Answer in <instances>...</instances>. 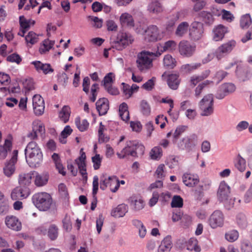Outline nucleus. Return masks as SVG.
<instances>
[{
	"label": "nucleus",
	"mask_w": 252,
	"mask_h": 252,
	"mask_svg": "<svg viewBox=\"0 0 252 252\" xmlns=\"http://www.w3.org/2000/svg\"><path fill=\"white\" fill-rule=\"evenodd\" d=\"M26 161L32 168L39 166L43 161V155L40 149L34 141L29 142L25 150Z\"/></svg>",
	"instance_id": "obj_1"
},
{
	"label": "nucleus",
	"mask_w": 252,
	"mask_h": 252,
	"mask_svg": "<svg viewBox=\"0 0 252 252\" xmlns=\"http://www.w3.org/2000/svg\"><path fill=\"white\" fill-rule=\"evenodd\" d=\"M32 200L35 206L41 211L49 210L53 203L52 196L46 192L35 193L32 197Z\"/></svg>",
	"instance_id": "obj_2"
},
{
	"label": "nucleus",
	"mask_w": 252,
	"mask_h": 252,
	"mask_svg": "<svg viewBox=\"0 0 252 252\" xmlns=\"http://www.w3.org/2000/svg\"><path fill=\"white\" fill-rule=\"evenodd\" d=\"M161 55L159 52L154 53L149 51H143L138 55L136 63L139 70L142 71L148 69L152 66L153 58Z\"/></svg>",
	"instance_id": "obj_3"
},
{
	"label": "nucleus",
	"mask_w": 252,
	"mask_h": 252,
	"mask_svg": "<svg viewBox=\"0 0 252 252\" xmlns=\"http://www.w3.org/2000/svg\"><path fill=\"white\" fill-rule=\"evenodd\" d=\"M132 36L129 33L119 32L116 40L113 46L117 50H122L133 41Z\"/></svg>",
	"instance_id": "obj_4"
},
{
	"label": "nucleus",
	"mask_w": 252,
	"mask_h": 252,
	"mask_svg": "<svg viewBox=\"0 0 252 252\" xmlns=\"http://www.w3.org/2000/svg\"><path fill=\"white\" fill-rule=\"evenodd\" d=\"M214 99L212 94L204 96L199 102V108L201 110V115L208 116L214 111Z\"/></svg>",
	"instance_id": "obj_5"
},
{
	"label": "nucleus",
	"mask_w": 252,
	"mask_h": 252,
	"mask_svg": "<svg viewBox=\"0 0 252 252\" xmlns=\"http://www.w3.org/2000/svg\"><path fill=\"white\" fill-rule=\"evenodd\" d=\"M163 37L158 27L156 25H150L145 31L144 40L146 42H156L160 40Z\"/></svg>",
	"instance_id": "obj_6"
},
{
	"label": "nucleus",
	"mask_w": 252,
	"mask_h": 252,
	"mask_svg": "<svg viewBox=\"0 0 252 252\" xmlns=\"http://www.w3.org/2000/svg\"><path fill=\"white\" fill-rule=\"evenodd\" d=\"M109 187L110 190L115 192L120 187V182L118 178L116 176L109 177L101 179L100 182V188L102 190H105Z\"/></svg>",
	"instance_id": "obj_7"
},
{
	"label": "nucleus",
	"mask_w": 252,
	"mask_h": 252,
	"mask_svg": "<svg viewBox=\"0 0 252 252\" xmlns=\"http://www.w3.org/2000/svg\"><path fill=\"white\" fill-rule=\"evenodd\" d=\"M135 146V141H126L125 147L120 152H117L116 155L120 159H123L129 156L136 157L137 152L134 151Z\"/></svg>",
	"instance_id": "obj_8"
},
{
	"label": "nucleus",
	"mask_w": 252,
	"mask_h": 252,
	"mask_svg": "<svg viewBox=\"0 0 252 252\" xmlns=\"http://www.w3.org/2000/svg\"><path fill=\"white\" fill-rule=\"evenodd\" d=\"M32 131L28 134V137L31 140H35L38 136L42 137L45 133V126L43 123L39 120H35L32 122Z\"/></svg>",
	"instance_id": "obj_9"
},
{
	"label": "nucleus",
	"mask_w": 252,
	"mask_h": 252,
	"mask_svg": "<svg viewBox=\"0 0 252 252\" xmlns=\"http://www.w3.org/2000/svg\"><path fill=\"white\" fill-rule=\"evenodd\" d=\"M178 48L180 54L185 57L192 56L196 50V46L194 44H191L187 40L180 41Z\"/></svg>",
	"instance_id": "obj_10"
},
{
	"label": "nucleus",
	"mask_w": 252,
	"mask_h": 252,
	"mask_svg": "<svg viewBox=\"0 0 252 252\" xmlns=\"http://www.w3.org/2000/svg\"><path fill=\"white\" fill-rule=\"evenodd\" d=\"M203 32V26L202 23L197 21L192 23L189 33L191 40L194 41L199 40L202 37Z\"/></svg>",
	"instance_id": "obj_11"
},
{
	"label": "nucleus",
	"mask_w": 252,
	"mask_h": 252,
	"mask_svg": "<svg viewBox=\"0 0 252 252\" xmlns=\"http://www.w3.org/2000/svg\"><path fill=\"white\" fill-rule=\"evenodd\" d=\"M236 45L234 40H230L222 44L216 50L215 55L218 60H220L230 53Z\"/></svg>",
	"instance_id": "obj_12"
},
{
	"label": "nucleus",
	"mask_w": 252,
	"mask_h": 252,
	"mask_svg": "<svg viewBox=\"0 0 252 252\" xmlns=\"http://www.w3.org/2000/svg\"><path fill=\"white\" fill-rule=\"evenodd\" d=\"M236 90L235 85L231 83H225L221 85L217 92L216 98L221 99L233 93Z\"/></svg>",
	"instance_id": "obj_13"
},
{
	"label": "nucleus",
	"mask_w": 252,
	"mask_h": 252,
	"mask_svg": "<svg viewBox=\"0 0 252 252\" xmlns=\"http://www.w3.org/2000/svg\"><path fill=\"white\" fill-rule=\"evenodd\" d=\"M4 223L8 228L15 231H19L22 228L21 221L17 217L13 215L6 216Z\"/></svg>",
	"instance_id": "obj_14"
},
{
	"label": "nucleus",
	"mask_w": 252,
	"mask_h": 252,
	"mask_svg": "<svg viewBox=\"0 0 252 252\" xmlns=\"http://www.w3.org/2000/svg\"><path fill=\"white\" fill-rule=\"evenodd\" d=\"M18 151L14 150L13 152V156L10 160L5 164L3 171L4 174L7 177H10L15 172V164L17 161Z\"/></svg>",
	"instance_id": "obj_15"
},
{
	"label": "nucleus",
	"mask_w": 252,
	"mask_h": 252,
	"mask_svg": "<svg viewBox=\"0 0 252 252\" xmlns=\"http://www.w3.org/2000/svg\"><path fill=\"white\" fill-rule=\"evenodd\" d=\"M224 217L222 213L220 210L215 211L209 219V224L213 228L221 227L224 223Z\"/></svg>",
	"instance_id": "obj_16"
},
{
	"label": "nucleus",
	"mask_w": 252,
	"mask_h": 252,
	"mask_svg": "<svg viewBox=\"0 0 252 252\" xmlns=\"http://www.w3.org/2000/svg\"><path fill=\"white\" fill-rule=\"evenodd\" d=\"M197 142V136L195 134H192L183 138L178 143V146L182 149H190L196 145Z\"/></svg>",
	"instance_id": "obj_17"
},
{
	"label": "nucleus",
	"mask_w": 252,
	"mask_h": 252,
	"mask_svg": "<svg viewBox=\"0 0 252 252\" xmlns=\"http://www.w3.org/2000/svg\"><path fill=\"white\" fill-rule=\"evenodd\" d=\"M230 193V187L225 182H221L220 184L217 193L219 200L226 204L229 200Z\"/></svg>",
	"instance_id": "obj_18"
},
{
	"label": "nucleus",
	"mask_w": 252,
	"mask_h": 252,
	"mask_svg": "<svg viewBox=\"0 0 252 252\" xmlns=\"http://www.w3.org/2000/svg\"><path fill=\"white\" fill-rule=\"evenodd\" d=\"M82 149L80 151V156L75 160V163L77 165L79 172L82 176L84 180H87V173L86 170V156L85 153L82 152Z\"/></svg>",
	"instance_id": "obj_19"
},
{
	"label": "nucleus",
	"mask_w": 252,
	"mask_h": 252,
	"mask_svg": "<svg viewBox=\"0 0 252 252\" xmlns=\"http://www.w3.org/2000/svg\"><path fill=\"white\" fill-rule=\"evenodd\" d=\"M29 195V189L27 187L21 186L15 188L12 191L11 197L13 200H22L27 198Z\"/></svg>",
	"instance_id": "obj_20"
},
{
	"label": "nucleus",
	"mask_w": 252,
	"mask_h": 252,
	"mask_svg": "<svg viewBox=\"0 0 252 252\" xmlns=\"http://www.w3.org/2000/svg\"><path fill=\"white\" fill-rule=\"evenodd\" d=\"M33 64L36 70L39 72H42L44 74L52 73L54 72V69L49 63H43L40 61H35L31 63Z\"/></svg>",
	"instance_id": "obj_21"
},
{
	"label": "nucleus",
	"mask_w": 252,
	"mask_h": 252,
	"mask_svg": "<svg viewBox=\"0 0 252 252\" xmlns=\"http://www.w3.org/2000/svg\"><path fill=\"white\" fill-rule=\"evenodd\" d=\"M130 207L135 211H139L144 207V202L140 196L133 195L128 199Z\"/></svg>",
	"instance_id": "obj_22"
},
{
	"label": "nucleus",
	"mask_w": 252,
	"mask_h": 252,
	"mask_svg": "<svg viewBox=\"0 0 252 252\" xmlns=\"http://www.w3.org/2000/svg\"><path fill=\"white\" fill-rule=\"evenodd\" d=\"M96 108L99 115H105L109 109V101L106 98L99 99L96 102Z\"/></svg>",
	"instance_id": "obj_23"
},
{
	"label": "nucleus",
	"mask_w": 252,
	"mask_h": 252,
	"mask_svg": "<svg viewBox=\"0 0 252 252\" xmlns=\"http://www.w3.org/2000/svg\"><path fill=\"white\" fill-rule=\"evenodd\" d=\"M227 32V28L226 27L222 25H218L213 31V39L216 41L221 40Z\"/></svg>",
	"instance_id": "obj_24"
},
{
	"label": "nucleus",
	"mask_w": 252,
	"mask_h": 252,
	"mask_svg": "<svg viewBox=\"0 0 252 252\" xmlns=\"http://www.w3.org/2000/svg\"><path fill=\"white\" fill-rule=\"evenodd\" d=\"M34 184L37 187H42L46 185L48 181L49 176L46 172L41 174L35 173Z\"/></svg>",
	"instance_id": "obj_25"
},
{
	"label": "nucleus",
	"mask_w": 252,
	"mask_h": 252,
	"mask_svg": "<svg viewBox=\"0 0 252 252\" xmlns=\"http://www.w3.org/2000/svg\"><path fill=\"white\" fill-rule=\"evenodd\" d=\"M172 247V238L170 236H167L161 241L158 247V252H169Z\"/></svg>",
	"instance_id": "obj_26"
},
{
	"label": "nucleus",
	"mask_w": 252,
	"mask_h": 252,
	"mask_svg": "<svg viewBox=\"0 0 252 252\" xmlns=\"http://www.w3.org/2000/svg\"><path fill=\"white\" fill-rule=\"evenodd\" d=\"M34 176L33 172L28 173H21L19 176V183L21 187H27L32 182V177Z\"/></svg>",
	"instance_id": "obj_27"
},
{
	"label": "nucleus",
	"mask_w": 252,
	"mask_h": 252,
	"mask_svg": "<svg viewBox=\"0 0 252 252\" xmlns=\"http://www.w3.org/2000/svg\"><path fill=\"white\" fill-rule=\"evenodd\" d=\"M120 20L121 24L123 27H126L129 28H132L134 26V22L132 16L129 13H123L120 17Z\"/></svg>",
	"instance_id": "obj_28"
},
{
	"label": "nucleus",
	"mask_w": 252,
	"mask_h": 252,
	"mask_svg": "<svg viewBox=\"0 0 252 252\" xmlns=\"http://www.w3.org/2000/svg\"><path fill=\"white\" fill-rule=\"evenodd\" d=\"M127 211L128 206L126 205L125 204H120L112 210L111 215L115 218L123 217Z\"/></svg>",
	"instance_id": "obj_29"
},
{
	"label": "nucleus",
	"mask_w": 252,
	"mask_h": 252,
	"mask_svg": "<svg viewBox=\"0 0 252 252\" xmlns=\"http://www.w3.org/2000/svg\"><path fill=\"white\" fill-rule=\"evenodd\" d=\"M183 182L189 187H193L199 182V179L190 174L185 173L183 176Z\"/></svg>",
	"instance_id": "obj_30"
},
{
	"label": "nucleus",
	"mask_w": 252,
	"mask_h": 252,
	"mask_svg": "<svg viewBox=\"0 0 252 252\" xmlns=\"http://www.w3.org/2000/svg\"><path fill=\"white\" fill-rule=\"evenodd\" d=\"M179 77V75L177 74L169 75L167 79V84L170 88L172 90L178 89L180 83V80Z\"/></svg>",
	"instance_id": "obj_31"
},
{
	"label": "nucleus",
	"mask_w": 252,
	"mask_h": 252,
	"mask_svg": "<svg viewBox=\"0 0 252 252\" xmlns=\"http://www.w3.org/2000/svg\"><path fill=\"white\" fill-rule=\"evenodd\" d=\"M9 210V205L8 200L4 197L3 194L0 192V215L6 214Z\"/></svg>",
	"instance_id": "obj_32"
},
{
	"label": "nucleus",
	"mask_w": 252,
	"mask_h": 252,
	"mask_svg": "<svg viewBox=\"0 0 252 252\" xmlns=\"http://www.w3.org/2000/svg\"><path fill=\"white\" fill-rule=\"evenodd\" d=\"M189 28V24L188 22H181L176 29L175 35L178 37H182L187 33Z\"/></svg>",
	"instance_id": "obj_33"
},
{
	"label": "nucleus",
	"mask_w": 252,
	"mask_h": 252,
	"mask_svg": "<svg viewBox=\"0 0 252 252\" xmlns=\"http://www.w3.org/2000/svg\"><path fill=\"white\" fill-rule=\"evenodd\" d=\"M12 143L10 140L6 139L3 146L0 145V159H4L7 155V152L11 150Z\"/></svg>",
	"instance_id": "obj_34"
},
{
	"label": "nucleus",
	"mask_w": 252,
	"mask_h": 252,
	"mask_svg": "<svg viewBox=\"0 0 252 252\" xmlns=\"http://www.w3.org/2000/svg\"><path fill=\"white\" fill-rule=\"evenodd\" d=\"M148 9L151 13L158 14L163 11V7L160 2L155 0L150 3Z\"/></svg>",
	"instance_id": "obj_35"
},
{
	"label": "nucleus",
	"mask_w": 252,
	"mask_h": 252,
	"mask_svg": "<svg viewBox=\"0 0 252 252\" xmlns=\"http://www.w3.org/2000/svg\"><path fill=\"white\" fill-rule=\"evenodd\" d=\"M162 150L159 146L153 148L150 152V157L152 159L158 160L162 156Z\"/></svg>",
	"instance_id": "obj_36"
},
{
	"label": "nucleus",
	"mask_w": 252,
	"mask_h": 252,
	"mask_svg": "<svg viewBox=\"0 0 252 252\" xmlns=\"http://www.w3.org/2000/svg\"><path fill=\"white\" fill-rule=\"evenodd\" d=\"M70 114V109L68 106H64L59 113V117L64 123L68 121Z\"/></svg>",
	"instance_id": "obj_37"
},
{
	"label": "nucleus",
	"mask_w": 252,
	"mask_h": 252,
	"mask_svg": "<svg viewBox=\"0 0 252 252\" xmlns=\"http://www.w3.org/2000/svg\"><path fill=\"white\" fill-rule=\"evenodd\" d=\"M236 222L237 225L241 228H245L248 224L247 218L245 214L239 213L236 218Z\"/></svg>",
	"instance_id": "obj_38"
},
{
	"label": "nucleus",
	"mask_w": 252,
	"mask_h": 252,
	"mask_svg": "<svg viewBox=\"0 0 252 252\" xmlns=\"http://www.w3.org/2000/svg\"><path fill=\"white\" fill-rule=\"evenodd\" d=\"M235 167L240 172H243L246 169V160L240 155H238L234 160Z\"/></svg>",
	"instance_id": "obj_39"
},
{
	"label": "nucleus",
	"mask_w": 252,
	"mask_h": 252,
	"mask_svg": "<svg viewBox=\"0 0 252 252\" xmlns=\"http://www.w3.org/2000/svg\"><path fill=\"white\" fill-rule=\"evenodd\" d=\"M75 123L77 127L80 131H86L89 126V123L87 120L84 119L81 121V119L79 117L75 118Z\"/></svg>",
	"instance_id": "obj_40"
},
{
	"label": "nucleus",
	"mask_w": 252,
	"mask_h": 252,
	"mask_svg": "<svg viewBox=\"0 0 252 252\" xmlns=\"http://www.w3.org/2000/svg\"><path fill=\"white\" fill-rule=\"evenodd\" d=\"M59 234V229L57 226L54 224H51L47 232V235L51 240H56Z\"/></svg>",
	"instance_id": "obj_41"
},
{
	"label": "nucleus",
	"mask_w": 252,
	"mask_h": 252,
	"mask_svg": "<svg viewBox=\"0 0 252 252\" xmlns=\"http://www.w3.org/2000/svg\"><path fill=\"white\" fill-rule=\"evenodd\" d=\"M164 66L169 69L173 68L176 65V61L170 55H166L163 59Z\"/></svg>",
	"instance_id": "obj_42"
},
{
	"label": "nucleus",
	"mask_w": 252,
	"mask_h": 252,
	"mask_svg": "<svg viewBox=\"0 0 252 252\" xmlns=\"http://www.w3.org/2000/svg\"><path fill=\"white\" fill-rule=\"evenodd\" d=\"M199 17L203 19V21L207 24L211 25L214 22L212 15L205 11H202L198 14Z\"/></svg>",
	"instance_id": "obj_43"
},
{
	"label": "nucleus",
	"mask_w": 252,
	"mask_h": 252,
	"mask_svg": "<svg viewBox=\"0 0 252 252\" xmlns=\"http://www.w3.org/2000/svg\"><path fill=\"white\" fill-rule=\"evenodd\" d=\"M252 24V19L249 14L243 15L240 19V26L242 29H247Z\"/></svg>",
	"instance_id": "obj_44"
},
{
	"label": "nucleus",
	"mask_w": 252,
	"mask_h": 252,
	"mask_svg": "<svg viewBox=\"0 0 252 252\" xmlns=\"http://www.w3.org/2000/svg\"><path fill=\"white\" fill-rule=\"evenodd\" d=\"M177 47V43L173 40H169L164 43L163 45L161 47L162 49L161 51L162 52L166 51H172L176 49Z\"/></svg>",
	"instance_id": "obj_45"
},
{
	"label": "nucleus",
	"mask_w": 252,
	"mask_h": 252,
	"mask_svg": "<svg viewBox=\"0 0 252 252\" xmlns=\"http://www.w3.org/2000/svg\"><path fill=\"white\" fill-rule=\"evenodd\" d=\"M25 40L28 44L33 45L37 42L38 40V36L34 32H30L25 37Z\"/></svg>",
	"instance_id": "obj_46"
},
{
	"label": "nucleus",
	"mask_w": 252,
	"mask_h": 252,
	"mask_svg": "<svg viewBox=\"0 0 252 252\" xmlns=\"http://www.w3.org/2000/svg\"><path fill=\"white\" fill-rule=\"evenodd\" d=\"M213 82L209 80H206L203 82L199 84L198 86L195 89V96L196 97L198 98L202 92L205 87L207 86L208 85L212 83Z\"/></svg>",
	"instance_id": "obj_47"
},
{
	"label": "nucleus",
	"mask_w": 252,
	"mask_h": 252,
	"mask_svg": "<svg viewBox=\"0 0 252 252\" xmlns=\"http://www.w3.org/2000/svg\"><path fill=\"white\" fill-rule=\"evenodd\" d=\"M206 2L204 0H196L193 6L192 12L193 13H198L206 6Z\"/></svg>",
	"instance_id": "obj_48"
},
{
	"label": "nucleus",
	"mask_w": 252,
	"mask_h": 252,
	"mask_svg": "<svg viewBox=\"0 0 252 252\" xmlns=\"http://www.w3.org/2000/svg\"><path fill=\"white\" fill-rule=\"evenodd\" d=\"M187 249L198 252L200 251V248L197 246V240L193 238H190L187 244Z\"/></svg>",
	"instance_id": "obj_49"
},
{
	"label": "nucleus",
	"mask_w": 252,
	"mask_h": 252,
	"mask_svg": "<svg viewBox=\"0 0 252 252\" xmlns=\"http://www.w3.org/2000/svg\"><path fill=\"white\" fill-rule=\"evenodd\" d=\"M187 128V126H179L176 128L173 133V142L174 143L177 142L180 136L186 130Z\"/></svg>",
	"instance_id": "obj_50"
},
{
	"label": "nucleus",
	"mask_w": 252,
	"mask_h": 252,
	"mask_svg": "<svg viewBox=\"0 0 252 252\" xmlns=\"http://www.w3.org/2000/svg\"><path fill=\"white\" fill-rule=\"evenodd\" d=\"M239 237V233L236 230H232L225 233V239L229 242L235 241Z\"/></svg>",
	"instance_id": "obj_51"
},
{
	"label": "nucleus",
	"mask_w": 252,
	"mask_h": 252,
	"mask_svg": "<svg viewBox=\"0 0 252 252\" xmlns=\"http://www.w3.org/2000/svg\"><path fill=\"white\" fill-rule=\"evenodd\" d=\"M54 43V41L50 40L48 39L44 40L43 43L44 48H40V49L41 53H45L47 51H49L53 47Z\"/></svg>",
	"instance_id": "obj_52"
},
{
	"label": "nucleus",
	"mask_w": 252,
	"mask_h": 252,
	"mask_svg": "<svg viewBox=\"0 0 252 252\" xmlns=\"http://www.w3.org/2000/svg\"><path fill=\"white\" fill-rule=\"evenodd\" d=\"M171 205L172 207H182L183 205V200L180 196L175 195L172 199Z\"/></svg>",
	"instance_id": "obj_53"
},
{
	"label": "nucleus",
	"mask_w": 252,
	"mask_h": 252,
	"mask_svg": "<svg viewBox=\"0 0 252 252\" xmlns=\"http://www.w3.org/2000/svg\"><path fill=\"white\" fill-rule=\"evenodd\" d=\"M201 65L200 63L192 64H186L182 66V69L186 72H189L199 67Z\"/></svg>",
	"instance_id": "obj_54"
},
{
	"label": "nucleus",
	"mask_w": 252,
	"mask_h": 252,
	"mask_svg": "<svg viewBox=\"0 0 252 252\" xmlns=\"http://www.w3.org/2000/svg\"><path fill=\"white\" fill-rule=\"evenodd\" d=\"M92 160L94 169H98L100 167L102 161V158L100 157V155L96 154L94 157H92Z\"/></svg>",
	"instance_id": "obj_55"
},
{
	"label": "nucleus",
	"mask_w": 252,
	"mask_h": 252,
	"mask_svg": "<svg viewBox=\"0 0 252 252\" xmlns=\"http://www.w3.org/2000/svg\"><path fill=\"white\" fill-rule=\"evenodd\" d=\"M142 113L146 116L149 115L151 113V108L149 104L145 100H142L140 104Z\"/></svg>",
	"instance_id": "obj_56"
},
{
	"label": "nucleus",
	"mask_w": 252,
	"mask_h": 252,
	"mask_svg": "<svg viewBox=\"0 0 252 252\" xmlns=\"http://www.w3.org/2000/svg\"><path fill=\"white\" fill-rule=\"evenodd\" d=\"M6 60L9 62L16 63L17 64H19L22 61V58L18 54L13 53L8 56Z\"/></svg>",
	"instance_id": "obj_57"
},
{
	"label": "nucleus",
	"mask_w": 252,
	"mask_h": 252,
	"mask_svg": "<svg viewBox=\"0 0 252 252\" xmlns=\"http://www.w3.org/2000/svg\"><path fill=\"white\" fill-rule=\"evenodd\" d=\"M88 18L89 20L93 21L94 24L93 26L96 28H100L102 26L103 21L101 19L98 18L97 17L89 16Z\"/></svg>",
	"instance_id": "obj_58"
},
{
	"label": "nucleus",
	"mask_w": 252,
	"mask_h": 252,
	"mask_svg": "<svg viewBox=\"0 0 252 252\" xmlns=\"http://www.w3.org/2000/svg\"><path fill=\"white\" fill-rule=\"evenodd\" d=\"M242 252H252V246L248 241H243L241 244Z\"/></svg>",
	"instance_id": "obj_59"
},
{
	"label": "nucleus",
	"mask_w": 252,
	"mask_h": 252,
	"mask_svg": "<svg viewBox=\"0 0 252 252\" xmlns=\"http://www.w3.org/2000/svg\"><path fill=\"white\" fill-rule=\"evenodd\" d=\"M63 228L66 231H70L72 228V224L70 221V218L69 216L66 215L63 220Z\"/></svg>",
	"instance_id": "obj_60"
},
{
	"label": "nucleus",
	"mask_w": 252,
	"mask_h": 252,
	"mask_svg": "<svg viewBox=\"0 0 252 252\" xmlns=\"http://www.w3.org/2000/svg\"><path fill=\"white\" fill-rule=\"evenodd\" d=\"M155 80V78L154 77L149 79L143 85L142 88L147 91H151L154 87Z\"/></svg>",
	"instance_id": "obj_61"
},
{
	"label": "nucleus",
	"mask_w": 252,
	"mask_h": 252,
	"mask_svg": "<svg viewBox=\"0 0 252 252\" xmlns=\"http://www.w3.org/2000/svg\"><path fill=\"white\" fill-rule=\"evenodd\" d=\"M104 218L102 214L99 215L96 221V227L97 233L99 234L103 224Z\"/></svg>",
	"instance_id": "obj_62"
},
{
	"label": "nucleus",
	"mask_w": 252,
	"mask_h": 252,
	"mask_svg": "<svg viewBox=\"0 0 252 252\" xmlns=\"http://www.w3.org/2000/svg\"><path fill=\"white\" fill-rule=\"evenodd\" d=\"M0 82L1 84L8 85L10 82V78L8 74L0 72Z\"/></svg>",
	"instance_id": "obj_63"
},
{
	"label": "nucleus",
	"mask_w": 252,
	"mask_h": 252,
	"mask_svg": "<svg viewBox=\"0 0 252 252\" xmlns=\"http://www.w3.org/2000/svg\"><path fill=\"white\" fill-rule=\"evenodd\" d=\"M252 199V183L244 196L245 203H249Z\"/></svg>",
	"instance_id": "obj_64"
}]
</instances>
